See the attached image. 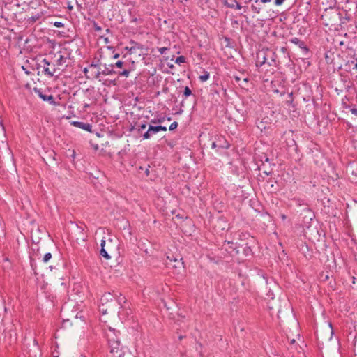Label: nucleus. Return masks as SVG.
Masks as SVG:
<instances>
[{
	"label": "nucleus",
	"instance_id": "1",
	"mask_svg": "<svg viewBox=\"0 0 357 357\" xmlns=\"http://www.w3.org/2000/svg\"><path fill=\"white\" fill-rule=\"evenodd\" d=\"M123 66L124 63L121 61H118L114 64H104V70L102 71H100L98 70V71L92 73V75L94 77L95 79H99L101 77V75L106 76L116 74L118 71L115 70L114 68H123Z\"/></svg>",
	"mask_w": 357,
	"mask_h": 357
},
{
	"label": "nucleus",
	"instance_id": "2",
	"mask_svg": "<svg viewBox=\"0 0 357 357\" xmlns=\"http://www.w3.org/2000/svg\"><path fill=\"white\" fill-rule=\"evenodd\" d=\"M100 303L109 305V308L114 309L117 305H121V301L109 292L104 294L100 298Z\"/></svg>",
	"mask_w": 357,
	"mask_h": 357
},
{
	"label": "nucleus",
	"instance_id": "3",
	"mask_svg": "<svg viewBox=\"0 0 357 357\" xmlns=\"http://www.w3.org/2000/svg\"><path fill=\"white\" fill-rule=\"evenodd\" d=\"M108 342L110 347V352L116 355V357H123L121 353L120 341L114 337L108 336Z\"/></svg>",
	"mask_w": 357,
	"mask_h": 357
},
{
	"label": "nucleus",
	"instance_id": "4",
	"mask_svg": "<svg viewBox=\"0 0 357 357\" xmlns=\"http://www.w3.org/2000/svg\"><path fill=\"white\" fill-rule=\"evenodd\" d=\"M46 8L50 10L53 16H56L61 8L59 0H46Z\"/></svg>",
	"mask_w": 357,
	"mask_h": 357
},
{
	"label": "nucleus",
	"instance_id": "5",
	"mask_svg": "<svg viewBox=\"0 0 357 357\" xmlns=\"http://www.w3.org/2000/svg\"><path fill=\"white\" fill-rule=\"evenodd\" d=\"M267 63L269 66H272V63L268 61L267 48L262 49L257 54V66H262L264 64Z\"/></svg>",
	"mask_w": 357,
	"mask_h": 357
},
{
	"label": "nucleus",
	"instance_id": "6",
	"mask_svg": "<svg viewBox=\"0 0 357 357\" xmlns=\"http://www.w3.org/2000/svg\"><path fill=\"white\" fill-rule=\"evenodd\" d=\"M130 46L126 47V50H128V52L131 54H135L137 53L138 51H139V54L142 53V50L144 49V45H142L139 43H137L133 40H130L129 42Z\"/></svg>",
	"mask_w": 357,
	"mask_h": 357
},
{
	"label": "nucleus",
	"instance_id": "7",
	"mask_svg": "<svg viewBox=\"0 0 357 357\" xmlns=\"http://www.w3.org/2000/svg\"><path fill=\"white\" fill-rule=\"evenodd\" d=\"M222 248L232 257L237 255L239 252L236 245L231 241H225Z\"/></svg>",
	"mask_w": 357,
	"mask_h": 357
},
{
	"label": "nucleus",
	"instance_id": "8",
	"mask_svg": "<svg viewBox=\"0 0 357 357\" xmlns=\"http://www.w3.org/2000/svg\"><path fill=\"white\" fill-rule=\"evenodd\" d=\"M345 67L347 68V70L351 73V75H354V73L357 74V58H353L351 60H349L346 64ZM357 79V75H356Z\"/></svg>",
	"mask_w": 357,
	"mask_h": 357
},
{
	"label": "nucleus",
	"instance_id": "9",
	"mask_svg": "<svg viewBox=\"0 0 357 357\" xmlns=\"http://www.w3.org/2000/svg\"><path fill=\"white\" fill-rule=\"evenodd\" d=\"M215 139L218 143V149H227L229 147V144L222 135H216Z\"/></svg>",
	"mask_w": 357,
	"mask_h": 357
},
{
	"label": "nucleus",
	"instance_id": "10",
	"mask_svg": "<svg viewBox=\"0 0 357 357\" xmlns=\"http://www.w3.org/2000/svg\"><path fill=\"white\" fill-rule=\"evenodd\" d=\"M101 249H100V254L102 257H103L105 259H110V256L108 253V251L110 250L109 249V245L107 246V249L105 248L106 247V241L105 239H102L101 241Z\"/></svg>",
	"mask_w": 357,
	"mask_h": 357
},
{
	"label": "nucleus",
	"instance_id": "11",
	"mask_svg": "<svg viewBox=\"0 0 357 357\" xmlns=\"http://www.w3.org/2000/svg\"><path fill=\"white\" fill-rule=\"evenodd\" d=\"M71 124L75 127L79 128L89 132H91L92 130V125L88 123L81 121H72Z\"/></svg>",
	"mask_w": 357,
	"mask_h": 357
},
{
	"label": "nucleus",
	"instance_id": "12",
	"mask_svg": "<svg viewBox=\"0 0 357 357\" xmlns=\"http://www.w3.org/2000/svg\"><path fill=\"white\" fill-rule=\"evenodd\" d=\"M46 24H48L50 26L53 25L57 28H62L64 26L63 23L54 20L53 16H52L50 15H46Z\"/></svg>",
	"mask_w": 357,
	"mask_h": 357
},
{
	"label": "nucleus",
	"instance_id": "13",
	"mask_svg": "<svg viewBox=\"0 0 357 357\" xmlns=\"http://www.w3.org/2000/svg\"><path fill=\"white\" fill-rule=\"evenodd\" d=\"M290 42L297 45L301 49H302L305 53H307L309 51V49L305 45V43L302 40H301L298 38H292L290 40Z\"/></svg>",
	"mask_w": 357,
	"mask_h": 357
},
{
	"label": "nucleus",
	"instance_id": "14",
	"mask_svg": "<svg viewBox=\"0 0 357 357\" xmlns=\"http://www.w3.org/2000/svg\"><path fill=\"white\" fill-rule=\"evenodd\" d=\"M328 15L333 18V20L331 22V26L335 25L337 22V20L340 19L339 13L337 11H331L328 13H326L323 17H327Z\"/></svg>",
	"mask_w": 357,
	"mask_h": 357
},
{
	"label": "nucleus",
	"instance_id": "15",
	"mask_svg": "<svg viewBox=\"0 0 357 357\" xmlns=\"http://www.w3.org/2000/svg\"><path fill=\"white\" fill-rule=\"evenodd\" d=\"M158 132L157 126L150 125L148 130L143 135V139H148L153 135Z\"/></svg>",
	"mask_w": 357,
	"mask_h": 357
},
{
	"label": "nucleus",
	"instance_id": "16",
	"mask_svg": "<svg viewBox=\"0 0 357 357\" xmlns=\"http://www.w3.org/2000/svg\"><path fill=\"white\" fill-rule=\"evenodd\" d=\"M229 2L227 0H225V5H226L228 8H234L236 10H241L242 8V6L240 3L237 1V0H229Z\"/></svg>",
	"mask_w": 357,
	"mask_h": 357
},
{
	"label": "nucleus",
	"instance_id": "17",
	"mask_svg": "<svg viewBox=\"0 0 357 357\" xmlns=\"http://www.w3.org/2000/svg\"><path fill=\"white\" fill-rule=\"evenodd\" d=\"M267 53H268V59H271V63H272V65H276V59L278 58V56L276 54V53L270 50V49H268L267 48Z\"/></svg>",
	"mask_w": 357,
	"mask_h": 357
},
{
	"label": "nucleus",
	"instance_id": "18",
	"mask_svg": "<svg viewBox=\"0 0 357 357\" xmlns=\"http://www.w3.org/2000/svg\"><path fill=\"white\" fill-rule=\"evenodd\" d=\"M100 66V61L98 60L96 62L93 61L89 66V68L91 70V75L92 77L94 78V77L92 75V73L94 72H96V70L98 69V68Z\"/></svg>",
	"mask_w": 357,
	"mask_h": 357
},
{
	"label": "nucleus",
	"instance_id": "19",
	"mask_svg": "<svg viewBox=\"0 0 357 357\" xmlns=\"http://www.w3.org/2000/svg\"><path fill=\"white\" fill-rule=\"evenodd\" d=\"M58 101H55L54 98L50 95V96H46V101H48L50 104L52 105H56L60 104L61 98L59 97H57Z\"/></svg>",
	"mask_w": 357,
	"mask_h": 357
},
{
	"label": "nucleus",
	"instance_id": "20",
	"mask_svg": "<svg viewBox=\"0 0 357 357\" xmlns=\"http://www.w3.org/2000/svg\"><path fill=\"white\" fill-rule=\"evenodd\" d=\"M114 309L109 308V305H108L100 303V305L99 306V310L103 314H105L107 313L108 311H112Z\"/></svg>",
	"mask_w": 357,
	"mask_h": 357
},
{
	"label": "nucleus",
	"instance_id": "21",
	"mask_svg": "<svg viewBox=\"0 0 357 357\" xmlns=\"http://www.w3.org/2000/svg\"><path fill=\"white\" fill-rule=\"evenodd\" d=\"M33 91L36 94H37L41 99L45 100V94L43 93V90L42 89H39L37 87H34Z\"/></svg>",
	"mask_w": 357,
	"mask_h": 357
},
{
	"label": "nucleus",
	"instance_id": "22",
	"mask_svg": "<svg viewBox=\"0 0 357 357\" xmlns=\"http://www.w3.org/2000/svg\"><path fill=\"white\" fill-rule=\"evenodd\" d=\"M192 94L191 89L189 86H185L183 90V97L186 98L187 97L191 96Z\"/></svg>",
	"mask_w": 357,
	"mask_h": 357
},
{
	"label": "nucleus",
	"instance_id": "23",
	"mask_svg": "<svg viewBox=\"0 0 357 357\" xmlns=\"http://www.w3.org/2000/svg\"><path fill=\"white\" fill-rule=\"evenodd\" d=\"M292 200L295 202V204H296V205L297 206H303V205H307L305 203L304 200L301 199V198H294Z\"/></svg>",
	"mask_w": 357,
	"mask_h": 357
},
{
	"label": "nucleus",
	"instance_id": "24",
	"mask_svg": "<svg viewBox=\"0 0 357 357\" xmlns=\"http://www.w3.org/2000/svg\"><path fill=\"white\" fill-rule=\"evenodd\" d=\"M130 73V70L124 69L122 71H118V73L116 74H118L119 76L128 77L129 76Z\"/></svg>",
	"mask_w": 357,
	"mask_h": 357
},
{
	"label": "nucleus",
	"instance_id": "25",
	"mask_svg": "<svg viewBox=\"0 0 357 357\" xmlns=\"http://www.w3.org/2000/svg\"><path fill=\"white\" fill-rule=\"evenodd\" d=\"M185 57L183 56H178L176 59V61H175V63L178 64V65H181V63H183L185 62Z\"/></svg>",
	"mask_w": 357,
	"mask_h": 357
},
{
	"label": "nucleus",
	"instance_id": "26",
	"mask_svg": "<svg viewBox=\"0 0 357 357\" xmlns=\"http://www.w3.org/2000/svg\"><path fill=\"white\" fill-rule=\"evenodd\" d=\"M352 114L357 116V105H351V107L348 109Z\"/></svg>",
	"mask_w": 357,
	"mask_h": 357
},
{
	"label": "nucleus",
	"instance_id": "27",
	"mask_svg": "<svg viewBox=\"0 0 357 357\" xmlns=\"http://www.w3.org/2000/svg\"><path fill=\"white\" fill-rule=\"evenodd\" d=\"M209 78V73L205 72V73L199 77V80L202 82H206Z\"/></svg>",
	"mask_w": 357,
	"mask_h": 357
},
{
	"label": "nucleus",
	"instance_id": "28",
	"mask_svg": "<svg viewBox=\"0 0 357 357\" xmlns=\"http://www.w3.org/2000/svg\"><path fill=\"white\" fill-rule=\"evenodd\" d=\"M49 298H50V301L51 302V305H52V307H54L56 305V303H57V300H56V296H49Z\"/></svg>",
	"mask_w": 357,
	"mask_h": 357
},
{
	"label": "nucleus",
	"instance_id": "29",
	"mask_svg": "<svg viewBox=\"0 0 357 357\" xmlns=\"http://www.w3.org/2000/svg\"><path fill=\"white\" fill-rule=\"evenodd\" d=\"M251 9L253 11V13H255L259 14L261 12V8L259 7H257V6H255V5H252L251 6Z\"/></svg>",
	"mask_w": 357,
	"mask_h": 357
},
{
	"label": "nucleus",
	"instance_id": "30",
	"mask_svg": "<svg viewBox=\"0 0 357 357\" xmlns=\"http://www.w3.org/2000/svg\"><path fill=\"white\" fill-rule=\"evenodd\" d=\"M164 120H165V117H161V118L158 119H152L151 121V123H162L164 121Z\"/></svg>",
	"mask_w": 357,
	"mask_h": 357
},
{
	"label": "nucleus",
	"instance_id": "31",
	"mask_svg": "<svg viewBox=\"0 0 357 357\" xmlns=\"http://www.w3.org/2000/svg\"><path fill=\"white\" fill-rule=\"evenodd\" d=\"M342 105L343 109H349L351 107V105L347 104L346 102H344V99H342Z\"/></svg>",
	"mask_w": 357,
	"mask_h": 357
},
{
	"label": "nucleus",
	"instance_id": "32",
	"mask_svg": "<svg viewBox=\"0 0 357 357\" xmlns=\"http://www.w3.org/2000/svg\"><path fill=\"white\" fill-rule=\"evenodd\" d=\"M178 127V123L176 121H174L171 123L169 126V130H174Z\"/></svg>",
	"mask_w": 357,
	"mask_h": 357
},
{
	"label": "nucleus",
	"instance_id": "33",
	"mask_svg": "<svg viewBox=\"0 0 357 357\" xmlns=\"http://www.w3.org/2000/svg\"><path fill=\"white\" fill-rule=\"evenodd\" d=\"M89 68H84V70H83V72H84V75H85V76H86V77L87 79H90V78H91V77H92L91 76L90 77V76H89V75H87V73H89Z\"/></svg>",
	"mask_w": 357,
	"mask_h": 357
},
{
	"label": "nucleus",
	"instance_id": "34",
	"mask_svg": "<svg viewBox=\"0 0 357 357\" xmlns=\"http://www.w3.org/2000/svg\"><path fill=\"white\" fill-rule=\"evenodd\" d=\"M158 132L160 131H167V127L163 126H157Z\"/></svg>",
	"mask_w": 357,
	"mask_h": 357
},
{
	"label": "nucleus",
	"instance_id": "35",
	"mask_svg": "<svg viewBox=\"0 0 357 357\" xmlns=\"http://www.w3.org/2000/svg\"><path fill=\"white\" fill-rule=\"evenodd\" d=\"M285 0H275V6H281Z\"/></svg>",
	"mask_w": 357,
	"mask_h": 357
},
{
	"label": "nucleus",
	"instance_id": "36",
	"mask_svg": "<svg viewBox=\"0 0 357 357\" xmlns=\"http://www.w3.org/2000/svg\"><path fill=\"white\" fill-rule=\"evenodd\" d=\"M146 128V123H142V124L139 125V131L144 130Z\"/></svg>",
	"mask_w": 357,
	"mask_h": 357
},
{
	"label": "nucleus",
	"instance_id": "37",
	"mask_svg": "<svg viewBox=\"0 0 357 357\" xmlns=\"http://www.w3.org/2000/svg\"><path fill=\"white\" fill-rule=\"evenodd\" d=\"M167 50V47H160L158 49V51L161 54H163L165 51Z\"/></svg>",
	"mask_w": 357,
	"mask_h": 357
},
{
	"label": "nucleus",
	"instance_id": "38",
	"mask_svg": "<svg viewBox=\"0 0 357 357\" xmlns=\"http://www.w3.org/2000/svg\"><path fill=\"white\" fill-rule=\"evenodd\" d=\"M211 146L213 149L218 148V143L215 139L212 142Z\"/></svg>",
	"mask_w": 357,
	"mask_h": 357
},
{
	"label": "nucleus",
	"instance_id": "39",
	"mask_svg": "<svg viewBox=\"0 0 357 357\" xmlns=\"http://www.w3.org/2000/svg\"><path fill=\"white\" fill-rule=\"evenodd\" d=\"M52 257V255L50 252H46V262Z\"/></svg>",
	"mask_w": 357,
	"mask_h": 357
},
{
	"label": "nucleus",
	"instance_id": "40",
	"mask_svg": "<svg viewBox=\"0 0 357 357\" xmlns=\"http://www.w3.org/2000/svg\"><path fill=\"white\" fill-rule=\"evenodd\" d=\"M76 227H77V229L79 230V231L80 233H83L84 229V227H79V226H78L77 225H76Z\"/></svg>",
	"mask_w": 357,
	"mask_h": 357
},
{
	"label": "nucleus",
	"instance_id": "41",
	"mask_svg": "<svg viewBox=\"0 0 357 357\" xmlns=\"http://www.w3.org/2000/svg\"><path fill=\"white\" fill-rule=\"evenodd\" d=\"M67 8L69 10H72L73 9V6L71 5V3L70 2L68 3V6H67Z\"/></svg>",
	"mask_w": 357,
	"mask_h": 357
},
{
	"label": "nucleus",
	"instance_id": "42",
	"mask_svg": "<svg viewBox=\"0 0 357 357\" xmlns=\"http://www.w3.org/2000/svg\"><path fill=\"white\" fill-rule=\"evenodd\" d=\"M94 29L96 31H101V27L98 26L97 24H95L94 26Z\"/></svg>",
	"mask_w": 357,
	"mask_h": 357
},
{
	"label": "nucleus",
	"instance_id": "43",
	"mask_svg": "<svg viewBox=\"0 0 357 357\" xmlns=\"http://www.w3.org/2000/svg\"><path fill=\"white\" fill-rule=\"evenodd\" d=\"M263 3H267L271 1V0H260Z\"/></svg>",
	"mask_w": 357,
	"mask_h": 357
},
{
	"label": "nucleus",
	"instance_id": "44",
	"mask_svg": "<svg viewBox=\"0 0 357 357\" xmlns=\"http://www.w3.org/2000/svg\"><path fill=\"white\" fill-rule=\"evenodd\" d=\"M280 217L283 220H286L287 218V216L284 214H281Z\"/></svg>",
	"mask_w": 357,
	"mask_h": 357
},
{
	"label": "nucleus",
	"instance_id": "45",
	"mask_svg": "<svg viewBox=\"0 0 357 357\" xmlns=\"http://www.w3.org/2000/svg\"><path fill=\"white\" fill-rule=\"evenodd\" d=\"M45 71H46V73L50 75L51 77L52 76V74L50 72H49V69L47 68H46Z\"/></svg>",
	"mask_w": 357,
	"mask_h": 357
},
{
	"label": "nucleus",
	"instance_id": "46",
	"mask_svg": "<svg viewBox=\"0 0 357 357\" xmlns=\"http://www.w3.org/2000/svg\"><path fill=\"white\" fill-rule=\"evenodd\" d=\"M49 268L50 269V271H52L53 268L57 270V268H56V266L53 267L52 265H50L49 266Z\"/></svg>",
	"mask_w": 357,
	"mask_h": 357
},
{
	"label": "nucleus",
	"instance_id": "47",
	"mask_svg": "<svg viewBox=\"0 0 357 357\" xmlns=\"http://www.w3.org/2000/svg\"><path fill=\"white\" fill-rule=\"evenodd\" d=\"M119 57V54H115L113 56L114 59H117Z\"/></svg>",
	"mask_w": 357,
	"mask_h": 357
},
{
	"label": "nucleus",
	"instance_id": "48",
	"mask_svg": "<svg viewBox=\"0 0 357 357\" xmlns=\"http://www.w3.org/2000/svg\"><path fill=\"white\" fill-rule=\"evenodd\" d=\"M234 79H235V80H236V82H239V81H240V79H240V77H238V76H235V77H234Z\"/></svg>",
	"mask_w": 357,
	"mask_h": 357
},
{
	"label": "nucleus",
	"instance_id": "49",
	"mask_svg": "<svg viewBox=\"0 0 357 357\" xmlns=\"http://www.w3.org/2000/svg\"><path fill=\"white\" fill-rule=\"evenodd\" d=\"M248 81H249L248 78H244V79H243V82H246V83H247V82H248Z\"/></svg>",
	"mask_w": 357,
	"mask_h": 357
},
{
	"label": "nucleus",
	"instance_id": "50",
	"mask_svg": "<svg viewBox=\"0 0 357 357\" xmlns=\"http://www.w3.org/2000/svg\"><path fill=\"white\" fill-rule=\"evenodd\" d=\"M98 70H99L100 71H102L104 69H101V68L99 66V67L98 68V69H97L96 71H98Z\"/></svg>",
	"mask_w": 357,
	"mask_h": 357
},
{
	"label": "nucleus",
	"instance_id": "51",
	"mask_svg": "<svg viewBox=\"0 0 357 357\" xmlns=\"http://www.w3.org/2000/svg\"><path fill=\"white\" fill-rule=\"evenodd\" d=\"M178 338H179V340H182L183 338V336L180 335Z\"/></svg>",
	"mask_w": 357,
	"mask_h": 357
},
{
	"label": "nucleus",
	"instance_id": "52",
	"mask_svg": "<svg viewBox=\"0 0 357 357\" xmlns=\"http://www.w3.org/2000/svg\"><path fill=\"white\" fill-rule=\"evenodd\" d=\"M330 327L332 328V325L330 324ZM331 333H333V328H331Z\"/></svg>",
	"mask_w": 357,
	"mask_h": 357
},
{
	"label": "nucleus",
	"instance_id": "53",
	"mask_svg": "<svg viewBox=\"0 0 357 357\" xmlns=\"http://www.w3.org/2000/svg\"><path fill=\"white\" fill-rule=\"evenodd\" d=\"M45 64H46V65H49V64H50V63H49L47 61H46Z\"/></svg>",
	"mask_w": 357,
	"mask_h": 357
},
{
	"label": "nucleus",
	"instance_id": "54",
	"mask_svg": "<svg viewBox=\"0 0 357 357\" xmlns=\"http://www.w3.org/2000/svg\"><path fill=\"white\" fill-rule=\"evenodd\" d=\"M167 120H168V121H170V120H171V118H170V117H168V118H167Z\"/></svg>",
	"mask_w": 357,
	"mask_h": 357
},
{
	"label": "nucleus",
	"instance_id": "55",
	"mask_svg": "<svg viewBox=\"0 0 357 357\" xmlns=\"http://www.w3.org/2000/svg\"><path fill=\"white\" fill-rule=\"evenodd\" d=\"M257 1H258V0H255V2H257Z\"/></svg>",
	"mask_w": 357,
	"mask_h": 357
}]
</instances>
